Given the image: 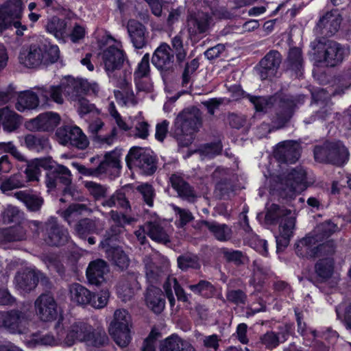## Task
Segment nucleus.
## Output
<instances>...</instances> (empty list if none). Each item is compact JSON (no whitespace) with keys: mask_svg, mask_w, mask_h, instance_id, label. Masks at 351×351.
<instances>
[{"mask_svg":"<svg viewBox=\"0 0 351 351\" xmlns=\"http://www.w3.org/2000/svg\"><path fill=\"white\" fill-rule=\"evenodd\" d=\"M337 229V226L331 221H326L318 225L313 233L301 239L296 245V254L301 257L314 258L321 255H331L335 252L332 241L319 243L328 238Z\"/></svg>","mask_w":351,"mask_h":351,"instance_id":"nucleus-1","label":"nucleus"},{"mask_svg":"<svg viewBox=\"0 0 351 351\" xmlns=\"http://www.w3.org/2000/svg\"><path fill=\"white\" fill-rule=\"evenodd\" d=\"M202 125V114L195 107L186 108L176 117L171 129V135L181 147H188L194 139V134Z\"/></svg>","mask_w":351,"mask_h":351,"instance_id":"nucleus-2","label":"nucleus"},{"mask_svg":"<svg viewBox=\"0 0 351 351\" xmlns=\"http://www.w3.org/2000/svg\"><path fill=\"white\" fill-rule=\"evenodd\" d=\"M243 98H247L254 105L256 112H267L274 106L278 107V112L273 122L278 128H282L292 116L296 102L289 96H274L270 97L252 96L241 91Z\"/></svg>","mask_w":351,"mask_h":351,"instance_id":"nucleus-3","label":"nucleus"},{"mask_svg":"<svg viewBox=\"0 0 351 351\" xmlns=\"http://www.w3.org/2000/svg\"><path fill=\"white\" fill-rule=\"evenodd\" d=\"M280 219L279 234L276 237L277 250L289 245L293 235L295 218L290 210L272 204L265 215V220L269 223H274Z\"/></svg>","mask_w":351,"mask_h":351,"instance_id":"nucleus-4","label":"nucleus"},{"mask_svg":"<svg viewBox=\"0 0 351 351\" xmlns=\"http://www.w3.org/2000/svg\"><path fill=\"white\" fill-rule=\"evenodd\" d=\"M115 43L105 48L99 54L104 69L111 80L123 89H127L128 82L125 78L117 79V73L121 69L126 60V54L120 42L115 41L112 37L109 38Z\"/></svg>","mask_w":351,"mask_h":351,"instance_id":"nucleus-5","label":"nucleus"},{"mask_svg":"<svg viewBox=\"0 0 351 351\" xmlns=\"http://www.w3.org/2000/svg\"><path fill=\"white\" fill-rule=\"evenodd\" d=\"M314 156L318 162L340 167L348 162L350 153L341 141H327L315 147Z\"/></svg>","mask_w":351,"mask_h":351,"instance_id":"nucleus-6","label":"nucleus"},{"mask_svg":"<svg viewBox=\"0 0 351 351\" xmlns=\"http://www.w3.org/2000/svg\"><path fill=\"white\" fill-rule=\"evenodd\" d=\"M313 48L323 58L327 66H335L350 54V48L334 40L320 38L311 43Z\"/></svg>","mask_w":351,"mask_h":351,"instance_id":"nucleus-7","label":"nucleus"},{"mask_svg":"<svg viewBox=\"0 0 351 351\" xmlns=\"http://www.w3.org/2000/svg\"><path fill=\"white\" fill-rule=\"evenodd\" d=\"M132 326L131 316L127 311L119 309L114 312L109 332L119 347H127L130 343Z\"/></svg>","mask_w":351,"mask_h":351,"instance_id":"nucleus-8","label":"nucleus"},{"mask_svg":"<svg viewBox=\"0 0 351 351\" xmlns=\"http://www.w3.org/2000/svg\"><path fill=\"white\" fill-rule=\"evenodd\" d=\"M122 149L116 147L111 152L106 153L104 160L95 168H87L80 164L73 163L79 172L84 176H98L102 173H110L111 174L119 171L121 165L120 157Z\"/></svg>","mask_w":351,"mask_h":351,"instance_id":"nucleus-9","label":"nucleus"},{"mask_svg":"<svg viewBox=\"0 0 351 351\" xmlns=\"http://www.w3.org/2000/svg\"><path fill=\"white\" fill-rule=\"evenodd\" d=\"M29 318L25 311L19 309L0 311V329L11 334H25L28 330Z\"/></svg>","mask_w":351,"mask_h":351,"instance_id":"nucleus-10","label":"nucleus"},{"mask_svg":"<svg viewBox=\"0 0 351 351\" xmlns=\"http://www.w3.org/2000/svg\"><path fill=\"white\" fill-rule=\"evenodd\" d=\"M125 162L130 169H136L145 175L153 174L157 168L155 158L140 147H133L130 149Z\"/></svg>","mask_w":351,"mask_h":351,"instance_id":"nucleus-11","label":"nucleus"},{"mask_svg":"<svg viewBox=\"0 0 351 351\" xmlns=\"http://www.w3.org/2000/svg\"><path fill=\"white\" fill-rule=\"evenodd\" d=\"M23 14V3L21 0H8L0 7V32L10 29L21 27L22 30L27 29L26 26L22 25L20 19Z\"/></svg>","mask_w":351,"mask_h":351,"instance_id":"nucleus-12","label":"nucleus"},{"mask_svg":"<svg viewBox=\"0 0 351 351\" xmlns=\"http://www.w3.org/2000/svg\"><path fill=\"white\" fill-rule=\"evenodd\" d=\"M285 196L292 197L295 193L304 191L308 186L306 172L302 167L291 169L280 179Z\"/></svg>","mask_w":351,"mask_h":351,"instance_id":"nucleus-13","label":"nucleus"},{"mask_svg":"<svg viewBox=\"0 0 351 351\" xmlns=\"http://www.w3.org/2000/svg\"><path fill=\"white\" fill-rule=\"evenodd\" d=\"M46 44L34 43L23 46L19 53V60L21 64L27 68H37L44 64Z\"/></svg>","mask_w":351,"mask_h":351,"instance_id":"nucleus-14","label":"nucleus"},{"mask_svg":"<svg viewBox=\"0 0 351 351\" xmlns=\"http://www.w3.org/2000/svg\"><path fill=\"white\" fill-rule=\"evenodd\" d=\"M61 143L71 145L79 149H86L89 141L82 130L76 125H64L56 131Z\"/></svg>","mask_w":351,"mask_h":351,"instance_id":"nucleus-15","label":"nucleus"},{"mask_svg":"<svg viewBox=\"0 0 351 351\" xmlns=\"http://www.w3.org/2000/svg\"><path fill=\"white\" fill-rule=\"evenodd\" d=\"M61 333H63V345L72 346L77 342H85L91 332V326L82 322H74L65 330L60 327Z\"/></svg>","mask_w":351,"mask_h":351,"instance_id":"nucleus-16","label":"nucleus"},{"mask_svg":"<svg viewBox=\"0 0 351 351\" xmlns=\"http://www.w3.org/2000/svg\"><path fill=\"white\" fill-rule=\"evenodd\" d=\"M72 182V174L71 171L62 165H57L53 169L48 171L45 176L46 186L50 189H54L58 183L65 186L64 195L71 194L69 186Z\"/></svg>","mask_w":351,"mask_h":351,"instance_id":"nucleus-17","label":"nucleus"},{"mask_svg":"<svg viewBox=\"0 0 351 351\" xmlns=\"http://www.w3.org/2000/svg\"><path fill=\"white\" fill-rule=\"evenodd\" d=\"M36 315L43 322H51L58 317V305L52 295L41 294L35 301Z\"/></svg>","mask_w":351,"mask_h":351,"instance_id":"nucleus-18","label":"nucleus"},{"mask_svg":"<svg viewBox=\"0 0 351 351\" xmlns=\"http://www.w3.org/2000/svg\"><path fill=\"white\" fill-rule=\"evenodd\" d=\"M45 242L49 245H63L69 241V236L66 229L59 225L57 219L51 217L45 223Z\"/></svg>","mask_w":351,"mask_h":351,"instance_id":"nucleus-19","label":"nucleus"},{"mask_svg":"<svg viewBox=\"0 0 351 351\" xmlns=\"http://www.w3.org/2000/svg\"><path fill=\"white\" fill-rule=\"evenodd\" d=\"M60 122V117L58 113L47 112L27 121L25 125L30 131L49 132L53 131Z\"/></svg>","mask_w":351,"mask_h":351,"instance_id":"nucleus-20","label":"nucleus"},{"mask_svg":"<svg viewBox=\"0 0 351 351\" xmlns=\"http://www.w3.org/2000/svg\"><path fill=\"white\" fill-rule=\"evenodd\" d=\"M293 329L291 324H284L278 327V332L269 330L260 337L261 343L267 350H273L289 338Z\"/></svg>","mask_w":351,"mask_h":351,"instance_id":"nucleus-21","label":"nucleus"},{"mask_svg":"<svg viewBox=\"0 0 351 351\" xmlns=\"http://www.w3.org/2000/svg\"><path fill=\"white\" fill-rule=\"evenodd\" d=\"M281 62L282 57L278 51L272 50L268 52L257 67L261 79L267 80L275 77Z\"/></svg>","mask_w":351,"mask_h":351,"instance_id":"nucleus-22","label":"nucleus"},{"mask_svg":"<svg viewBox=\"0 0 351 351\" xmlns=\"http://www.w3.org/2000/svg\"><path fill=\"white\" fill-rule=\"evenodd\" d=\"M171 187L176 191L178 196L189 203H194L198 195L194 188L191 186L179 173H176L169 177Z\"/></svg>","mask_w":351,"mask_h":351,"instance_id":"nucleus-23","label":"nucleus"},{"mask_svg":"<svg viewBox=\"0 0 351 351\" xmlns=\"http://www.w3.org/2000/svg\"><path fill=\"white\" fill-rule=\"evenodd\" d=\"M145 265V276L148 282L154 285L167 271L169 262L167 259H162V265H158L157 257L146 256L143 258Z\"/></svg>","mask_w":351,"mask_h":351,"instance_id":"nucleus-24","label":"nucleus"},{"mask_svg":"<svg viewBox=\"0 0 351 351\" xmlns=\"http://www.w3.org/2000/svg\"><path fill=\"white\" fill-rule=\"evenodd\" d=\"M342 21L341 16L337 10H332L322 16L318 23L317 29L320 34L324 36L330 37L335 34Z\"/></svg>","mask_w":351,"mask_h":351,"instance_id":"nucleus-25","label":"nucleus"},{"mask_svg":"<svg viewBox=\"0 0 351 351\" xmlns=\"http://www.w3.org/2000/svg\"><path fill=\"white\" fill-rule=\"evenodd\" d=\"M60 83L64 95L71 101L78 99L81 95H85L89 86L87 80L75 79L70 76L62 80Z\"/></svg>","mask_w":351,"mask_h":351,"instance_id":"nucleus-26","label":"nucleus"},{"mask_svg":"<svg viewBox=\"0 0 351 351\" xmlns=\"http://www.w3.org/2000/svg\"><path fill=\"white\" fill-rule=\"evenodd\" d=\"M274 156L279 162L295 163L300 156V145L294 141H285L278 145Z\"/></svg>","mask_w":351,"mask_h":351,"instance_id":"nucleus-27","label":"nucleus"},{"mask_svg":"<svg viewBox=\"0 0 351 351\" xmlns=\"http://www.w3.org/2000/svg\"><path fill=\"white\" fill-rule=\"evenodd\" d=\"M211 16L206 12L191 14L187 18V29L191 36L207 33L210 29Z\"/></svg>","mask_w":351,"mask_h":351,"instance_id":"nucleus-28","label":"nucleus"},{"mask_svg":"<svg viewBox=\"0 0 351 351\" xmlns=\"http://www.w3.org/2000/svg\"><path fill=\"white\" fill-rule=\"evenodd\" d=\"M152 64L160 71H169L173 66L174 56L171 49L167 43H162L155 50L152 58Z\"/></svg>","mask_w":351,"mask_h":351,"instance_id":"nucleus-29","label":"nucleus"},{"mask_svg":"<svg viewBox=\"0 0 351 351\" xmlns=\"http://www.w3.org/2000/svg\"><path fill=\"white\" fill-rule=\"evenodd\" d=\"M138 289H139V284L137 274L134 272L127 273L119 279L117 291L119 297L125 302L132 298L134 290Z\"/></svg>","mask_w":351,"mask_h":351,"instance_id":"nucleus-30","label":"nucleus"},{"mask_svg":"<svg viewBox=\"0 0 351 351\" xmlns=\"http://www.w3.org/2000/svg\"><path fill=\"white\" fill-rule=\"evenodd\" d=\"M108 271L106 263L101 259H97L89 263L86 269V277L90 284L99 286L105 282V275Z\"/></svg>","mask_w":351,"mask_h":351,"instance_id":"nucleus-31","label":"nucleus"},{"mask_svg":"<svg viewBox=\"0 0 351 351\" xmlns=\"http://www.w3.org/2000/svg\"><path fill=\"white\" fill-rule=\"evenodd\" d=\"M127 29L133 46L136 49H142L147 45L145 27L140 22L130 19L127 24Z\"/></svg>","mask_w":351,"mask_h":351,"instance_id":"nucleus-32","label":"nucleus"},{"mask_svg":"<svg viewBox=\"0 0 351 351\" xmlns=\"http://www.w3.org/2000/svg\"><path fill=\"white\" fill-rule=\"evenodd\" d=\"M103 225L96 219L84 218L74 225V232L82 239H86L90 234H99Z\"/></svg>","mask_w":351,"mask_h":351,"instance_id":"nucleus-33","label":"nucleus"},{"mask_svg":"<svg viewBox=\"0 0 351 351\" xmlns=\"http://www.w3.org/2000/svg\"><path fill=\"white\" fill-rule=\"evenodd\" d=\"M42 276V273L34 270L18 273L15 276L16 287L22 292H29L36 287Z\"/></svg>","mask_w":351,"mask_h":351,"instance_id":"nucleus-34","label":"nucleus"},{"mask_svg":"<svg viewBox=\"0 0 351 351\" xmlns=\"http://www.w3.org/2000/svg\"><path fill=\"white\" fill-rule=\"evenodd\" d=\"M146 305L155 313H160L165 308V300L161 289L154 285L147 287L145 294Z\"/></svg>","mask_w":351,"mask_h":351,"instance_id":"nucleus-35","label":"nucleus"},{"mask_svg":"<svg viewBox=\"0 0 351 351\" xmlns=\"http://www.w3.org/2000/svg\"><path fill=\"white\" fill-rule=\"evenodd\" d=\"M272 275L269 265L261 259H256L252 263V273L250 284L257 289L261 287L266 278Z\"/></svg>","mask_w":351,"mask_h":351,"instance_id":"nucleus-36","label":"nucleus"},{"mask_svg":"<svg viewBox=\"0 0 351 351\" xmlns=\"http://www.w3.org/2000/svg\"><path fill=\"white\" fill-rule=\"evenodd\" d=\"M160 351H195L193 345L178 335H171L164 339L160 345Z\"/></svg>","mask_w":351,"mask_h":351,"instance_id":"nucleus-37","label":"nucleus"},{"mask_svg":"<svg viewBox=\"0 0 351 351\" xmlns=\"http://www.w3.org/2000/svg\"><path fill=\"white\" fill-rule=\"evenodd\" d=\"M39 105V99L37 94L28 90L21 92L15 104L16 109L19 112L36 109Z\"/></svg>","mask_w":351,"mask_h":351,"instance_id":"nucleus-38","label":"nucleus"},{"mask_svg":"<svg viewBox=\"0 0 351 351\" xmlns=\"http://www.w3.org/2000/svg\"><path fill=\"white\" fill-rule=\"evenodd\" d=\"M144 230L146 232V234L153 241L162 243L169 242V235L162 227L160 223L157 220L145 223L144 224Z\"/></svg>","mask_w":351,"mask_h":351,"instance_id":"nucleus-39","label":"nucleus"},{"mask_svg":"<svg viewBox=\"0 0 351 351\" xmlns=\"http://www.w3.org/2000/svg\"><path fill=\"white\" fill-rule=\"evenodd\" d=\"M14 196L25 204L28 210L36 212L40 209L43 204V197L27 191H20L14 193Z\"/></svg>","mask_w":351,"mask_h":351,"instance_id":"nucleus-40","label":"nucleus"},{"mask_svg":"<svg viewBox=\"0 0 351 351\" xmlns=\"http://www.w3.org/2000/svg\"><path fill=\"white\" fill-rule=\"evenodd\" d=\"M91 292L79 283L69 287V297L72 302L78 305H86L91 301Z\"/></svg>","mask_w":351,"mask_h":351,"instance_id":"nucleus-41","label":"nucleus"},{"mask_svg":"<svg viewBox=\"0 0 351 351\" xmlns=\"http://www.w3.org/2000/svg\"><path fill=\"white\" fill-rule=\"evenodd\" d=\"M202 224L218 241H226L230 240L232 237V230L226 224L208 221H203Z\"/></svg>","mask_w":351,"mask_h":351,"instance_id":"nucleus-42","label":"nucleus"},{"mask_svg":"<svg viewBox=\"0 0 351 351\" xmlns=\"http://www.w3.org/2000/svg\"><path fill=\"white\" fill-rule=\"evenodd\" d=\"M88 211H89V208L85 204H73L60 214L68 224L71 226L72 223H77L80 221L81 216Z\"/></svg>","mask_w":351,"mask_h":351,"instance_id":"nucleus-43","label":"nucleus"},{"mask_svg":"<svg viewBox=\"0 0 351 351\" xmlns=\"http://www.w3.org/2000/svg\"><path fill=\"white\" fill-rule=\"evenodd\" d=\"M108 257L119 268L125 269L129 265L130 259L124 251L119 247H104Z\"/></svg>","mask_w":351,"mask_h":351,"instance_id":"nucleus-44","label":"nucleus"},{"mask_svg":"<svg viewBox=\"0 0 351 351\" xmlns=\"http://www.w3.org/2000/svg\"><path fill=\"white\" fill-rule=\"evenodd\" d=\"M26 180L20 173H16L5 179L0 178V190L6 193L14 189L25 186Z\"/></svg>","mask_w":351,"mask_h":351,"instance_id":"nucleus-45","label":"nucleus"},{"mask_svg":"<svg viewBox=\"0 0 351 351\" xmlns=\"http://www.w3.org/2000/svg\"><path fill=\"white\" fill-rule=\"evenodd\" d=\"M24 143L28 149L36 152L44 151L49 147L47 138L33 134L26 135L24 137Z\"/></svg>","mask_w":351,"mask_h":351,"instance_id":"nucleus-46","label":"nucleus"},{"mask_svg":"<svg viewBox=\"0 0 351 351\" xmlns=\"http://www.w3.org/2000/svg\"><path fill=\"white\" fill-rule=\"evenodd\" d=\"M46 30L56 38L62 39L66 35V22L58 17H52L47 21Z\"/></svg>","mask_w":351,"mask_h":351,"instance_id":"nucleus-47","label":"nucleus"},{"mask_svg":"<svg viewBox=\"0 0 351 351\" xmlns=\"http://www.w3.org/2000/svg\"><path fill=\"white\" fill-rule=\"evenodd\" d=\"M221 254L227 262L232 263L236 266L244 265L249 262V258L246 254L240 250L223 247L221 249Z\"/></svg>","mask_w":351,"mask_h":351,"instance_id":"nucleus-48","label":"nucleus"},{"mask_svg":"<svg viewBox=\"0 0 351 351\" xmlns=\"http://www.w3.org/2000/svg\"><path fill=\"white\" fill-rule=\"evenodd\" d=\"M325 256V254L324 255ZM327 255L326 258H322L315 265V272L317 276L322 280L328 279L333 271V260Z\"/></svg>","mask_w":351,"mask_h":351,"instance_id":"nucleus-49","label":"nucleus"},{"mask_svg":"<svg viewBox=\"0 0 351 351\" xmlns=\"http://www.w3.org/2000/svg\"><path fill=\"white\" fill-rule=\"evenodd\" d=\"M40 96L46 100H52L58 104L64 103V90L62 88L61 83L56 86H50L48 88H39Z\"/></svg>","mask_w":351,"mask_h":351,"instance_id":"nucleus-50","label":"nucleus"},{"mask_svg":"<svg viewBox=\"0 0 351 351\" xmlns=\"http://www.w3.org/2000/svg\"><path fill=\"white\" fill-rule=\"evenodd\" d=\"M101 204L109 208L117 207L125 210H130V203L126 199L125 193L120 191H116L110 197L104 199Z\"/></svg>","mask_w":351,"mask_h":351,"instance_id":"nucleus-51","label":"nucleus"},{"mask_svg":"<svg viewBox=\"0 0 351 351\" xmlns=\"http://www.w3.org/2000/svg\"><path fill=\"white\" fill-rule=\"evenodd\" d=\"M60 324V322L58 321L56 325V330L57 332L56 337L50 333H47L45 335L36 336V338H34V341L37 343L44 346H54L63 344V333H61Z\"/></svg>","mask_w":351,"mask_h":351,"instance_id":"nucleus-52","label":"nucleus"},{"mask_svg":"<svg viewBox=\"0 0 351 351\" xmlns=\"http://www.w3.org/2000/svg\"><path fill=\"white\" fill-rule=\"evenodd\" d=\"M149 73V55L146 53L143 56L141 61L138 63L136 70L134 72V80L136 87L139 90H144L145 88L141 87L140 82L142 78L146 77Z\"/></svg>","mask_w":351,"mask_h":351,"instance_id":"nucleus-53","label":"nucleus"},{"mask_svg":"<svg viewBox=\"0 0 351 351\" xmlns=\"http://www.w3.org/2000/svg\"><path fill=\"white\" fill-rule=\"evenodd\" d=\"M163 288L173 289L178 300L184 302H189L190 295L187 294L182 287L179 285L177 279L174 277H168L163 285Z\"/></svg>","mask_w":351,"mask_h":351,"instance_id":"nucleus-54","label":"nucleus"},{"mask_svg":"<svg viewBox=\"0 0 351 351\" xmlns=\"http://www.w3.org/2000/svg\"><path fill=\"white\" fill-rule=\"evenodd\" d=\"M177 261L179 268L182 270H187L189 268L197 269L200 267L199 258L193 254H184L180 256Z\"/></svg>","mask_w":351,"mask_h":351,"instance_id":"nucleus-55","label":"nucleus"},{"mask_svg":"<svg viewBox=\"0 0 351 351\" xmlns=\"http://www.w3.org/2000/svg\"><path fill=\"white\" fill-rule=\"evenodd\" d=\"M189 289L194 293L199 294L206 298L211 297L215 292V287L206 280H200L197 284L189 285Z\"/></svg>","mask_w":351,"mask_h":351,"instance_id":"nucleus-56","label":"nucleus"},{"mask_svg":"<svg viewBox=\"0 0 351 351\" xmlns=\"http://www.w3.org/2000/svg\"><path fill=\"white\" fill-rule=\"evenodd\" d=\"M123 228L117 224L112 225L104 235V240L101 241L99 245L101 247L104 248L111 246L110 243L117 240V237L123 232Z\"/></svg>","mask_w":351,"mask_h":351,"instance_id":"nucleus-57","label":"nucleus"},{"mask_svg":"<svg viewBox=\"0 0 351 351\" xmlns=\"http://www.w3.org/2000/svg\"><path fill=\"white\" fill-rule=\"evenodd\" d=\"M226 297L228 302L237 306L245 305L247 300V294L241 289H228Z\"/></svg>","mask_w":351,"mask_h":351,"instance_id":"nucleus-58","label":"nucleus"},{"mask_svg":"<svg viewBox=\"0 0 351 351\" xmlns=\"http://www.w3.org/2000/svg\"><path fill=\"white\" fill-rule=\"evenodd\" d=\"M134 130H131L130 135L135 138L146 139L149 136V125L145 121L136 118L134 121Z\"/></svg>","mask_w":351,"mask_h":351,"instance_id":"nucleus-59","label":"nucleus"},{"mask_svg":"<svg viewBox=\"0 0 351 351\" xmlns=\"http://www.w3.org/2000/svg\"><path fill=\"white\" fill-rule=\"evenodd\" d=\"M337 317L339 319L345 322L347 327L351 330V304L348 302H343L336 307Z\"/></svg>","mask_w":351,"mask_h":351,"instance_id":"nucleus-60","label":"nucleus"},{"mask_svg":"<svg viewBox=\"0 0 351 351\" xmlns=\"http://www.w3.org/2000/svg\"><path fill=\"white\" fill-rule=\"evenodd\" d=\"M175 215L178 219L179 226L183 227L194 219L192 213L186 208H180L175 204H171Z\"/></svg>","mask_w":351,"mask_h":351,"instance_id":"nucleus-61","label":"nucleus"},{"mask_svg":"<svg viewBox=\"0 0 351 351\" xmlns=\"http://www.w3.org/2000/svg\"><path fill=\"white\" fill-rule=\"evenodd\" d=\"M108 340V337L104 332H95L93 327L91 326L90 334L85 343L88 346L99 348L101 346H105Z\"/></svg>","mask_w":351,"mask_h":351,"instance_id":"nucleus-62","label":"nucleus"},{"mask_svg":"<svg viewBox=\"0 0 351 351\" xmlns=\"http://www.w3.org/2000/svg\"><path fill=\"white\" fill-rule=\"evenodd\" d=\"M287 61L291 69L295 71L300 70L303 62L301 50L296 47L291 49L289 52Z\"/></svg>","mask_w":351,"mask_h":351,"instance_id":"nucleus-63","label":"nucleus"},{"mask_svg":"<svg viewBox=\"0 0 351 351\" xmlns=\"http://www.w3.org/2000/svg\"><path fill=\"white\" fill-rule=\"evenodd\" d=\"M84 186L95 199L104 197L107 193V188L105 186L95 182L86 181L84 182Z\"/></svg>","mask_w":351,"mask_h":351,"instance_id":"nucleus-64","label":"nucleus"}]
</instances>
